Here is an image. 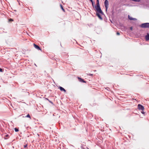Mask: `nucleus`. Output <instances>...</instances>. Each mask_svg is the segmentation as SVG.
I'll list each match as a JSON object with an SVG mask.
<instances>
[{"label":"nucleus","mask_w":149,"mask_h":149,"mask_svg":"<svg viewBox=\"0 0 149 149\" xmlns=\"http://www.w3.org/2000/svg\"><path fill=\"white\" fill-rule=\"evenodd\" d=\"M97 12L100 13L102 15H104L103 12L100 6L99 0H96V5L94 6Z\"/></svg>","instance_id":"f257e3e1"},{"label":"nucleus","mask_w":149,"mask_h":149,"mask_svg":"<svg viewBox=\"0 0 149 149\" xmlns=\"http://www.w3.org/2000/svg\"><path fill=\"white\" fill-rule=\"evenodd\" d=\"M140 26L143 28H149V23H146L142 24Z\"/></svg>","instance_id":"f03ea898"},{"label":"nucleus","mask_w":149,"mask_h":149,"mask_svg":"<svg viewBox=\"0 0 149 149\" xmlns=\"http://www.w3.org/2000/svg\"><path fill=\"white\" fill-rule=\"evenodd\" d=\"M104 5L106 8V10L107 11L108 8L109 3L107 0H105L104 1Z\"/></svg>","instance_id":"7ed1b4c3"},{"label":"nucleus","mask_w":149,"mask_h":149,"mask_svg":"<svg viewBox=\"0 0 149 149\" xmlns=\"http://www.w3.org/2000/svg\"><path fill=\"white\" fill-rule=\"evenodd\" d=\"M138 107L139 110L143 111L144 109V107L140 104H139L138 105Z\"/></svg>","instance_id":"20e7f679"},{"label":"nucleus","mask_w":149,"mask_h":149,"mask_svg":"<svg viewBox=\"0 0 149 149\" xmlns=\"http://www.w3.org/2000/svg\"><path fill=\"white\" fill-rule=\"evenodd\" d=\"M33 45L34 47L38 50H41L40 47L38 45H36L35 43H34Z\"/></svg>","instance_id":"39448f33"},{"label":"nucleus","mask_w":149,"mask_h":149,"mask_svg":"<svg viewBox=\"0 0 149 149\" xmlns=\"http://www.w3.org/2000/svg\"><path fill=\"white\" fill-rule=\"evenodd\" d=\"M100 13L98 12V13H96V15L98 16V18L101 20H102L103 19L102 17L99 14Z\"/></svg>","instance_id":"423d86ee"},{"label":"nucleus","mask_w":149,"mask_h":149,"mask_svg":"<svg viewBox=\"0 0 149 149\" xmlns=\"http://www.w3.org/2000/svg\"><path fill=\"white\" fill-rule=\"evenodd\" d=\"M128 18L130 20H136V18H134L132 17H131L130 15H128Z\"/></svg>","instance_id":"0eeeda50"},{"label":"nucleus","mask_w":149,"mask_h":149,"mask_svg":"<svg viewBox=\"0 0 149 149\" xmlns=\"http://www.w3.org/2000/svg\"><path fill=\"white\" fill-rule=\"evenodd\" d=\"M78 79H79V81L80 82L83 83L86 82L85 81H84V80H83L82 79L78 77Z\"/></svg>","instance_id":"6e6552de"},{"label":"nucleus","mask_w":149,"mask_h":149,"mask_svg":"<svg viewBox=\"0 0 149 149\" xmlns=\"http://www.w3.org/2000/svg\"><path fill=\"white\" fill-rule=\"evenodd\" d=\"M59 88L60 90L61 91H63L64 92H66V90L63 88L62 87L59 86Z\"/></svg>","instance_id":"1a4fd4ad"},{"label":"nucleus","mask_w":149,"mask_h":149,"mask_svg":"<svg viewBox=\"0 0 149 149\" xmlns=\"http://www.w3.org/2000/svg\"><path fill=\"white\" fill-rule=\"evenodd\" d=\"M146 39V40H149V34H148L145 37Z\"/></svg>","instance_id":"9d476101"},{"label":"nucleus","mask_w":149,"mask_h":149,"mask_svg":"<svg viewBox=\"0 0 149 149\" xmlns=\"http://www.w3.org/2000/svg\"><path fill=\"white\" fill-rule=\"evenodd\" d=\"M60 6H61V7L62 9V10L63 11H65V10L64 9V8H63V7L62 6V5L61 4H60Z\"/></svg>","instance_id":"9b49d317"},{"label":"nucleus","mask_w":149,"mask_h":149,"mask_svg":"<svg viewBox=\"0 0 149 149\" xmlns=\"http://www.w3.org/2000/svg\"><path fill=\"white\" fill-rule=\"evenodd\" d=\"M25 117H27V118H29L30 119H31V117H30V115H29V114H28L27 115V116H25Z\"/></svg>","instance_id":"f8f14e48"},{"label":"nucleus","mask_w":149,"mask_h":149,"mask_svg":"<svg viewBox=\"0 0 149 149\" xmlns=\"http://www.w3.org/2000/svg\"><path fill=\"white\" fill-rule=\"evenodd\" d=\"M14 130L15 132H17L19 131L18 129L17 128H15Z\"/></svg>","instance_id":"ddd939ff"},{"label":"nucleus","mask_w":149,"mask_h":149,"mask_svg":"<svg viewBox=\"0 0 149 149\" xmlns=\"http://www.w3.org/2000/svg\"><path fill=\"white\" fill-rule=\"evenodd\" d=\"M27 144H26V145H24V148H26L27 147Z\"/></svg>","instance_id":"4468645a"},{"label":"nucleus","mask_w":149,"mask_h":149,"mask_svg":"<svg viewBox=\"0 0 149 149\" xmlns=\"http://www.w3.org/2000/svg\"><path fill=\"white\" fill-rule=\"evenodd\" d=\"M92 5V6L93 7H94V2L93 1L92 2H91Z\"/></svg>","instance_id":"2eb2a0df"},{"label":"nucleus","mask_w":149,"mask_h":149,"mask_svg":"<svg viewBox=\"0 0 149 149\" xmlns=\"http://www.w3.org/2000/svg\"><path fill=\"white\" fill-rule=\"evenodd\" d=\"M116 34L118 35H120V33L119 32H117L116 33Z\"/></svg>","instance_id":"dca6fc26"},{"label":"nucleus","mask_w":149,"mask_h":149,"mask_svg":"<svg viewBox=\"0 0 149 149\" xmlns=\"http://www.w3.org/2000/svg\"><path fill=\"white\" fill-rule=\"evenodd\" d=\"M0 72H3V70L1 68H0Z\"/></svg>","instance_id":"f3484780"},{"label":"nucleus","mask_w":149,"mask_h":149,"mask_svg":"<svg viewBox=\"0 0 149 149\" xmlns=\"http://www.w3.org/2000/svg\"><path fill=\"white\" fill-rule=\"evenodd\" d=\"M47 99V100L49 101V102H50V103H52V101H50V100H49L48 99Z\"/></svg>","instance_id":"a211bd4d"},{"label":"nucleus","mask_w":149,"mask_h":149,"mask_svg":"<svg viewBox=\"0 0 149 149\" xmlns=\"http://www.w3.org/2000/svg\"><path fill=\"white\" fill-rule=\"evenodd\" d=\"M141 113H142V114H144L145 113L143 111H141Z\"/></svg>","instance_id":"6ab92c4d"},{"label":"nucleus","mask_w":149,"mask_h":149,"mask_svg":"<svg viewBox=\"0 0 149 149\" xmlns=\"http://www.w3.org/2000/svg\"><path fill=\"white\" fill-rule=\"evenodd\" d=\"M9 21H13V19H9Z\"/></svg>","instance_id":"aec40b11"},{"label":"nucleus","mask_w":149,"mask_h":149,"mask_svg":"<svg viewBox=\"0 0 149 149\" xmlns=\"http://www.w3.org/2000/svg\"><path fill=\"white\" fill-rule=\"evenodd\" d=\"M89 75H90V76H92V75H93V74H89Z\"/></svg>","instance_id":"412c9836"},{"label":"nucleus","mask_w":149,"mask_h":149,"mask_svg":"<svg viewBox=\"0 0 149 149\" xmlns=\"http://www.w3.org/2000/svg\"><path fill=\"white\" fill-rule=\"evenodd\" d=\"M90 0L91 1V2H92L93 1V0Z\"/></svg>","instance_id":"4be33fe9"},{"label":"nucleus","mask_w":149,"mask_h":149,"mask_svg":"<svg viewBox=\"0 0 149 149\" xmlns=\"http://www.w3.org/2000/svg\"><path fill=\"white\" fill-rule=\"evenodd\" d=\"M132 27H131V30H132Z\"/></svg>","instance_id":"5701e85b"},{"label":"nucleus","mask_w":149,"mask_h":149,"mask_svg":"<svg viewBox=\"0 0 149 149\" xmlns=\"http://www.w3.org/2000/svg\"><path fill=\"white\" fill-rule=\"evenodd\" d=\"M6 136H7L8 135H6Z\"/></svg>","instance_id":"b1692460"}]
</instances>
